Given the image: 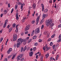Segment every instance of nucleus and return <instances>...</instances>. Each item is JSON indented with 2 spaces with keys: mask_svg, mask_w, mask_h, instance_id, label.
<instances>
[{
  "mask_svg": "<svg viewBox=\"0 0 61 61\" xmlns=\"http://www.w3.org/2000/svg\"><path fill=\"white\" fill-rule=\"evenodd\" d=\"M52 20L51 19L48 20L46 22V25L47 26H48L49 25H51L50 26H49L50 28H52V27L54 25V24L53 23H52Z\"/></svg>",
  "mask_w": 61,
  "mask_h": 61,
  "instance_id": "obj_1",
  "label": "nucleus"
},
{
  "mask_svg": "<svg viewBox=\"0 0 61 61\" xmlns=\"http://www.w3.org/2000/svg\"><path fill=\"white\" fill-rule=\"evenodd\" d=\"M23 41V40L21 39H19L17 40V42H19V43H17V47H19V45H20L21 44H22Z\"/></svg>",
  "mask_w": 61,
  "mask_h": 61,
  "instance_id": "obj_2",
  "label": "nucleus"
},
{
  "mask_svg": "<svg viewBox=\"0 0 61 61\" xmlns=\"http://www.w3.org/2000/svg\"><path fill=\"white\" fill-rule=\"evenodd\" d=\"M22 56H23V55L22 54H21L18 56L17 57V61H19L20 60H21V58L22 57Z\"/></svg>",
  "mask_w": 61,
  "mask_h": 61,
  "instance_id": "obj_3",
  "label": "nucleus"
},
{
  "mask_svg": "<svg viewBox=\"0 0 61 61\" xmlns=\"http://www.w3.org/2000/svg\"><path fill=\"white\" fill-rule=\"evenodd\" d=\"M17 36L16 34L14 35L13 36V39L14 41H15L16 39H17Z\"/></svg>",
  "mask_w": 61,
  "mask_h": 61,
  "instance_id": "obj_4",
  "label": "nucleus"
},
{
  "mask_svg": "<svg viewBox=\"0 0 61 61\" xmlns=\"http://www.w3.org/2000/svg\"><path fill=\"white\" fill-rule=\"evenodd\" d=\"M43 49L44 51H45L46 50V51H47L49 50V48L47 46H45V47H44Z\"/></svg>",
  "mask_w": 61,
  "mask_h": 61,
  "instance_id": "obj_5",
  "label": "nucleus"
},
{
  "mask_svg": "<svg viewBox=\"0 0 61 61\" xmlns=\"http://www.w3.org/2000/svg\"><path fill=\"white\" fill-rule=\"evenodd\" d=\"M35 32L37 33H40V30L39 29V28H37L35 30Z\"/></svg>",
  "mask_w": 61,
  "mask_h": 61,
  "instance_id": "obj_6",
  "label": "nucleus"
},
{
  "mask_svg": "<svg viewBox=\"0 0 61 61\" xmlns=\"http://www.w3.org/2000/svg\"><path fill=\"white\" fill-rule=\"evenodd\" d=\"M48 16V15L47 14H43L42 15V18L43 19H45V18L46 17H47Z\"/></svg>",
  "mask_w": 61,
  "mask_h": 61,
  "instance_id": "obj_7",
  "label": "nucleus"
},
{
  "mask_svg": "<svg viewBox=\"0 0 61 61\" xmlns=\"http://www.w3.org/2000/svg\"><path fill=\"white\" fill-rule=\"evenodd\" d=\"M8 22V20H5V23L4 24V25H3L4 27H5L6 26V23Z\"/></svg>",
  "mask_w": 61,
  "mask_h": 61,
  "instance_id": "obj_8",
  "label": "nucleus"
},
{
  "mask_svg": "<svg viewBox=\"0 0 61 61\" xmlns=\"http://www.w3.org/2000/svg\"><path fill=\"white\" fill-rule=\"evenodd\" d=\"M36 5L35 4H34L32 5V7L33 9H36Z\"/></svg>",
  "mask_w": 61,
  "mask_h": 61,
  "instance_id": "obj_9",
  "label": "nucleus"
},
{
  "mask_svg": "<svg viewBox=\"0 0 61 61\" xmlns=\"http://www.w3.org/2000/svg\"><path fill=\"white\" fill-rule=\"evenodd\" d=\"M29 29V26H27L25 28V31H27V30H28Z\"/></svg>",
  "mask_w": 61,
  "mask_h": 61,
  "instance_id": "obj_10",
  "label": "nucleus"
},
{
  "mask_svg": "<svg viewBox=\"0 0 61 61\" xmlns=\"http://www.w3.org/2000/svg\"><path fill=\"white\" fill-rule=\"evenodd\" d=\"M41 5L42 7V11L43 12V11H44V5L43 4H41Z\"/></svg>",
  "mask_w": 61,
  "mask_h": 61,
  "instance_id": "obj_11",
  "label": "nucleus"
},
{
  "mask_svg": "<svg viewBox=\"0 0 61 61\" xmlns=\"http://www.w3.org/2000/svg\"><path fill=\"white\" fill-rule=\"evenodd\" d=\"M33 52L32 51H31L29 52V56H32L33 55Z\"/></svg>",
  "mask_w": 61,
  "mask_h": 61,
  "instance_id": "obj_12",
  "label": "nucleus"
},
{
  "mask_svg": "<svg viewBox=\"0 0 61 61\" xmlns=\"http://www.w3.org/2000/svg\"><path fill=\"white\" fill-rule=\"evenodd\" d=\"M23 44L24 45H25V44H26V40H25L24 41H23H23H22V42H23Z\"/></svg>",
  "mask_w": 61,
  "mask_h": 61,
  "instance_id": "obj_13",
  "label": "nucleus"
},
{
  "mask_svg": "<svg viewBox=\"0 0 61 61\" xmlns=\"http://www.w3.org/2000/svg\"><path fill=\"white\" fill-rule=\"evenodd\" d=\"M25 5V3H24L23 4H22L21 5V11L23 10V6L24 5Z\"/></svg>",
  "mask_w": 61,
  "mask_h": 61,
  "instance_id": "obj_14",
  "label": "nucleus"
},
{
  "mask_svg": "<svg viewBox=\"0 0 61 61\" xmlns=\"http://www.w3.org/2000/svg\"><path fill=\"white\" fill-rule=\"evenodd\" d=\"M18 25H17L16 26V30L15 31L16 33H17V32H18V28H17V27L18 26Z\"/></svg>",
  "mask_w": 61,
  "mask_h": 61,
  "instance_id": "obj_15",
  "label": "nucleus"
},
{
  "mask_svg": "<svg viewBox=\"0 0 61 61\" xmlns=\"http://www.w3.org/2000/svg\"><path fill=\"white\" fill-rule=\"evenodd\" d=\"M39 18H40V16H38L36 19V22H38V21L39 20Z\"/></svg>",
  "mask_w": 61,
  "mask_h": 61,
  "instance_id": "obj_16",
  "label": "nucleus"
},
{
  "mask_svg": "<svg viewBox=\"0 0 61 61\" xmlns=\"http://www.w3.org/2000/svg\"><path fill=\"white\" fill-rule=\"evenodd\" d=\"M43 55H42V56H41V61H43Z\"/></svg>",
  "mask_w": 61,
  "mask_h": 61,
  "instance_id": "obj_17",
  "label": "nucleus"
},
{
  "mask_svg": "<svg viewBox=\"0 0 61 61\" xmlns=\"http://www.w3.org/2000/svg\"><path fill=\"white\" fill-rule=\"evenodd\" d=\"M46 58H47L49 56V54L48 53L46 55Z\"/></svg>",
  "mask_w": 61,
  "mask_h": 61,
  "instance_id": "obj_18",
  "label": "nucleus"
},
{
  "mask_svg": "<svg viewBox=\"0 0 61 61\" xmlns=\"http://www.w3.org/2000/svg\"><path fill=\"white\" fill-rule=\"evenodd\" d=\"M32 39H30L28 41V43H30L31 42H32Z\"/></svg>",
  "mask_w": 61,
  "mask_h": 61,
  "instance_id": "obj_19",
  "label": "nucleus"
},
{
  "mask_svg": "<svg viewBox=\"0 0 61 61\" xmlns=\"http://www.w3.org/2000/svg\"><path fill=\"white\" fill-rule=\"evenodd\" d=\"M34 32H35V30H33L32 32L31 33V36H33V35H34Z\"/></svg>",
  "mask_w": 61,
  "mask_h": 61,
  "instance_id": "obj_20",
  "label": "nucleus"
},
{
  "mask_svg": "<svg viewBox=\"0 0 61 61\" xmlns=\"http://www.w3.org/2000/svg\"><path fill=\"white\" fill-rule=\"evenodd\" d=\"M48 11V10L47 9H46L44 10V13H46Z\"/></svg>",
  "mask_w": 61,
  "mask_h": 61,
  "instance_id": "obj_21",
  "label": "nucleus"
},
{
  "mask_svg": "<svg viewBox=\"0 0 61 61\" xmlns=\"http://www.w3.org/2000/svg\"><path fill=\"white\" fill-rule=\"evenodd\" d=\"M48 32L47 31H45L44 33V34L45 35H48Z\"/></svg>",
  "mask_w": 61,
  "mask_h": 61,
  "instance_id": "obj_22",
  "label": "nucleus"
},
{
  "mask_svg": "<svg viewBox=\"0 0 61 61\" xmlns=\"http://www.w3.org/2000/svg\"><path fill=\"white\" fill-rule=\"evenodd\" d=\"M18 5H22V3L19 2H18Z\"/></svg>",
  "mask_w": 61,
  "mask_h": 61,
  "instance_id": "obj_23",
  "label": "nucleus"
},
{
  "mask_svg": "<svg viewBox=\"0 0 61 61\" xmlns=\"http://www.w3.org/2000/svg\"><path fill=\"white\" fill-rule=\"evenodd\" d=\"M58 57H59V55H57L56 56V60H57L58 59Z\"/></svg>",
  "mask_w": 61,
  "mask_h": 61,
  "instance_id": "obj_24",
  "label": "nucleus"
},
{
  "mask_svg": "<svg viewBox=\"0 0 61 61\" xmlns=\"http://www.w3.org/2000/svg\"><path fill=\"white\" fill-rule=\"evenodd\" d=\"M38 43L37 42H36L34 44V45L36 46H38Z\"/></svg>",
  "mask_w": 61,
  "mask_h": 61,
  "instance_id": "obj_25",
  "label": "nucleus"
},
{
  "mask_svg": "<svg viewBox=\"0 0 61 61\" xmlns=\"http://www.w3.org/2000/svg\"><path fill=\"white\" fill-rule=\"evenodd\" d=\"M55 35L56 34H54V35H52L51 36V38H54V37H55Z\"/></svg>",
  "mask_w": 61,
  "mask_h": 61,
  "instance_id": "obj_26",
  "label": "nucleus"
},
{
  "mask_svg": "<svg viewBox=\"0 0 61 61\" xmlns=\"http://www.w3.org/2000/svg\"><path fill=\"white\" fill-rule=\"evenodd\" d=\"M17 7H18V5H15V9H17Z\"/></svg>",
  "mask_w": 61,
  "mask_h": 61,
  "instance_id": "obj_27",
  "label": "nucleus"
},
{
  "mask_svg": "<svg viewBox=\"0 0 61 61\" xmlns=\"http://www.w3.org/2000/svg\"><path fill=\"white\" fill-rule=\"evenodd\" d=\"M3 38H1L0 39V42H2V41H3Z\"/></svg>",
  "mask_w": 61,
  "mask_h": 61,
  "instance_id": "obj_28",
  "label": "nucleus"
},
{
  "mask_svg": "<svg viewBox=\"0 0 61 61\" xmlns=\"http://www.w3.org/2000/svg\"><path fill=\"white\" fill-rule=\"evenodd\" d=\"M12 27H11L10 28V30H9V32H11V31H12Z\"/></svg>",
  "mask_w": 61,
  "mask_h": 61,
  "instance_id": "obj_29",
  "label": "nucleus"
},
{
  "mask_svg": "<svg viewBox=\"0 0 61 61\" xmlns=\"http://www.w3.org/2000/svg\"><path fill=\"white\" fill-rule=\"evenodd\" d=\"M44 27V25H42L41 26V29H43V28Z\"/></svg>",
  "mask_w": 61,
  "mask_h": 61,
  "instance_id": "obj_30",
  "label": "nucleus"
},
{
  "mask_svg": "<svg viewBox=\"0 0 61 61\" xmlns=\"http://www.w3.org/2000/svg\"><path fill=\"white\" fill-rule=\"evenodd\" d=\"M26 48H26V46H25V47L24 48V51H25V50H26Z\"/></svg>",
  "mask_w": 61,
  "mask_h": 61,
  "instance_id": "obj_31",
  "label": "nucleus"
},
{
  "mask_svg": "<svg viewBox=\"0 0 61 61\" xmlns=\"http://www.w3.org/2000/svg\"><path fill=\"white\" fill-rule=\"evenodd\" d=\"M36 36H35L33 37V39H36Z\"/></svg>",
  "mask_w": 61,
  "mask_h": 61,
  "instance_id": "obj_32",
  "label": "nucleus"
},
{
  "mask_svg": "<svg viewBox=\"0 0 61 61\" xmlns=\"http://www.w3.org/2000/svg\"><path fill=\"white\" fill-rule=\"evenodd\" d=\"M11 52V51H10V50H8V51L7 53H8V54H10V53Z\"/></svg>",
  "mask_w": 61,
  "mask_h": 61,
  "instance_id": "obj_33",
  "label": "nucleus"
},
{
  "mask_svg": "<svg viewBox=\"0 0 61 61\" xmlns=\"http://www.w3.org/2000/svg\"><path fill=\"white\" fill-rule=\"evenodd\" d=\"M15 55H14L12 58V59H14V58H15Z\"/></svg>",
  "mask_w": 61,
  "mask_h": 61,
  "instance_id": "obj_34",
  "label": "nucleus"
},
{
  "mask_svg": "<svg viewBox=\"0 0 61 61\" xmlns=\"http://www.w3.org/2000/svg\"><path fill=\"white\" fill-rule=\"evenodd\" d=\"M43 22V20H42L40 22V24H42V23Z\"/></svg>",
  "mask_w": 61,
  "mask_h": 61,
  "instance_id": "obj_35",
  "label": "nucleus"
},
{
  "mask_svg": "<svg viewBox=\"0 0 61 61\" xmlns=\"http://www.w3.org/2000/svg\"><path fill=\"white\" fill-rule=\"evenodd\" d=\"M3 45H2L1 46V47H2L0 50L1 51H2V50H3Z\"/></svg>",
  "mask_w": 61,
  "mask_h": 61,
  "instance_id": "obj_36",
  "label": "nucleus"
},
{
  "mask_svg": "<svg viewBox=\"0 0 61 61\" xmlns=\"http://www.w3.org/2000/svg\"><path fill=\"white\" fill-rule=\"evenodd\" d=\"M23 47H22L21 49V52H22L23 50Z\"/></svg>",
  "mask_w": 61,
  "mask_h": 61,
  "instance_id": "obj_37",
  "label": "nucleus"
},
{
  "mask_svg": "<svg viewBox=\"0 0 61 61\" xmlns=\"http://www.w3.org/2000/svg\"><path fill=\"white\" fill-rule=\"evenodd\" d=\"M19 19L18 16H16V20H18Z\"/></svg>",
  "mask_w": 61,
  "mask_h": 61,
  "instance_id": "obj_38",
  "label": "nucleus"
},
{
  "mask_svg": "<svg viewBox=\"0 0 61 61\" xmlns=\"http://www.w3.org/2000/svg\"><path fill=\"white\" fill-rule=\"evenodd\" d=\"M50 45L51 46H53V43H52V42H51L50 43Z\"/></svg>",
  "mask_w": 61,
  "mask_h": 61,
  "instance_id": "obj_39",
  "label": "nucleus"
},
{
  "mask_svg": "<svg viewBox=\"0 0 61 61\" xmlns=\"http://www.w3.org/2000/svg\"><path fill=\"white\" fill-rule=\"evenodd\" d=\"M42 40H41V39H39V42H42Z\"/></svg>",
  "mask_w": 61,
  "mask_h": 61,
  "instance_id": "obj_40",
  "label": "nucleus"
},
{
  "mask_svg": "<svg viewBox=\"0 0 61 61\" xmlns=\"http://www.w3.org/2000/svg\"><path fill=\"white\" fill-rule=\"evenodd\" d=\"M12 26L13 27H15V24L14 23L13 25Z\"/></svg>",
  "mask_w": 61,
  "mask_h": 61,
  "instance_id": "obj_41",
  "label": "nucleus"
},
{
  "mask_svg": "<svg viewBox=\"0 0 61 61\" xmlns=\"http://www.w3.org/2000/svg\"><path fill=\"white\" fill-rule=\"evenodd\" d=\"M29 37H28L26 38V40H28L29 39Z\"/></svg>",
  "mask_w": 61,
  "mask_h": 61,
  "instance_id": "obj_42",
  "label": "nucleus"
},
{
  "mask_svg": "<svg viewBox=\"0 0 61 61\" xmlns=\"http://www.w3.org/2000/svg\"><path fill=\"white\" fill-rule=\"evenodd\" d=\"M12 57V56L10 55V56L8 57V58H11Z\"/></svg>",
  "mask_w": 61,
  "mask_h": 61,
  "instance_id": "obj_43",
  "label": "nucleus"
},
{
  "mask_svg": "<svg viewBox=\"0 0 61 61\" xmlns=\"http://www.w3.org/2000/svg\"><path fill=\"white\" fill-rule=\"evenodd\" d=\"M51 40V39L50 38L47 41L48 42H49V41H50Z\"/></svg>",
  "mask_w": 61,
  "mask_h": 61,
  "instance_id": "obj_44",
  "label": "nucleus"
},
{
  "mask_svg": "<svg viewBox=\"0 0 61 61\" xmlns=\"http://www.w3.org/2000/svg\"><path fill=\"white\" fill-rule=\"evenodd\" d=\"M33 50L34 51H35L36 50V47H35L33 48Z\"/></svg>",
  "mask_w": 61,
  "mask_h": 61,
  "instance_id": "obj_45",
  "label": "nucleus"
},
{
  "mask_svg": "<svg viewBox=\"0 0 61 61\" xmlns=\"http://www.w3.org/2000/svg\"><path fill=\"white\" fill-rule=\"evenodd\" d=\"M9 50L10 51H12V49L11 48H10Z\"/></svg>",
  "mask_w": 61,
  "mask_h": 61,
  "instance_id": "obj_46",
  "label": "nucleus"
},
{
  "mask_svg": "<svg viewBox=\"0 0 61 61\" xmlns=\"http://www.w3.org/2000/svg\"><path fill=\"white\" fill-rule=\"evenodd\" d=\"M8 7H10V3H9L8 4Z\"/></svg>",
  "mask_w": 61,
  "mask_h": 61,
  "instance_id": "obj_47",
  "label": "nucleus"
},
{
  "mask_svg": "<svg viewBox=\"0 0 61 61\" xmlns=\"http://www.w3.org/2000/svg\"><path fill=\"white\" fill-rule=\"evenodd\" d=\"M59 39H60V38H61V34L59 36Z\"/></svg>",
  "mask_w": 61,
  "mask_h": 61,
  "instance_id": "obj_48",
  "label": "nucleus"
},
{
  "mask_svg": "<svg viewBox=\"0 0 61 61\" xmlns=\"http://www.w3.org/2000/svg\"><path fill=\"white\" fill-rule=\"evenodd\" d=\"M58 27H61V24L59 25L58 26Z\"/></svg>",
  "mask_w": 61,
  "mask_h": 61,
  "instance_id": "obj_49",
  "label": "nucleus"
},
{
  "mask_svg": "<svg viewBox=\"0 0 61 61\" xmlns=\"http://www.w3.org/2000/svg\"><path fill=\"white\" fill-rule=\"evenodd\" d=\"M3 14H2L0 15V17H2V16H3Z\"/></svg>",
  "mask_w": 61,
  "mask_h": 61,
  "instance_id": "obj_50",
  "label": "nucleus"
},
{
  "mask_svg": "<svg viewBox=\"0 0 61 61\" xmlns=\"http://www.w3.org/2000/svg\"><path fill=\"white\" fill-rule=\"evenodd\" d=\"M35 22L34 21H32V24H34L35 23Z\"/></svg>",
  "mask_w": 61,
  "mask_h": 61,
  "instance_id": "obj_51",
  "label": "nucleus"
},
{
  "mask_svg": "<svg viewBox=\"0 0 61 61\" xmlns=\"http://www.w3.org/2000/svg\"><path fill=\"white\" fill-rule=\"evenodd\" d=\"M55 46H56V45H54L52 46V47L53 48H55Z\"/></svg>",
  "mask_w": 61,
  "mask_h": 61,
  "instance_id": "obj_52",
  "label": "nucleus"
},
{
  "mask_svg": "<svg viewBox=\"0 0 61 61\" xmlns=\"http://www.w3.org/2000/svg\"><path fill=\"white\" fill-rule=\"evenodd\" d=\"M50 60L51 61H53V60L52 59V58H50Z\"/></svg>",
  "mask_w": 61,
  "mask_h": 61,
  "instance_id": "obj_53",
  "label": "nucleus"
},
{
  "mask_svg": "<svg viewBox=\"0 0 61 61\" xmlns=\"http://www.w3.org/2000/svg\"><path fill=\"white\" fill-rule=\"evenodd\" d=\"M16 45L15 44H14V46L15 47H16Z\"/></svg>",
  "mask_w": 61,
  "mask_h": 61,
  "instance_id": "obj_54",
  "label": "nucleus"
},
{
  "mask_svg": "<svg viewBox=\"0 0 61 61\" xmlns=\"http://www.w3.org/2000/svg\"><path fill=\"white\" fill-rule=\"evenodd\" d=\"M10 26V25H8V26L7 27V28H9V27Z\"/></svg>",
  "mask_w": 61,
  "mask_h": 61,
  "instance_id": "obj_55",
  "label": "nucleus"
},
{
  "mask_svg": "<svg viewBox=\"0 0 61 61\" xmlns=\"http://www.w3.org/2000/svg\"><path fill=\"white\" fill-rule=\"evenodd\" d=\"M31 8H32V7H29V10H30L31 9Z\"/></svg>",
  "mask_w": 61,
  "mask_h": 61,
  "instance_id": "obj_56",
  "label": "nucleus"
},
{
  "mask_svg": "<svg viewBox=\"0 0 61 61\" xmlns=\"http://www.w3.org/2000/svg\"><path fill=\"white\" fill-rule=\"evenodd\" d=\"M2 31H3V29H2L1 30H0V33H2Z\"/></svg>",
  "mask_w": 61,
  "mask_h": 61,
  "instance_id": "obj_57",
  "label": "nucleus"
},
{
  "mask_svg": "<svg viewBox=\"0 0 61 61\" xmlns=\"http://www.w3.org/2000/svg\"><path fill=\"white\" fill-rule=\"evenodd\" d=\"M28 31H26L25 32V34H28Z\"/></svg>",
  "mask_w": 61,
  "mask_h": 61,
  "instance_id": "obj_58",
  "label": "nucleus"
},
{
  "mask_svg": "<svg viewBox=\"0 0 61 61\" xmlns=\"http://www.w3.org/2000/svg\"><path fill=\"white\" fill-rule=\"evenodd\" d=\"M57 42L58 43H59V42H60V39H59L57 41Z\"/></svg>",
  "mask_w": 61,
  "mask_h": 61,
  "instance_id": "obj_59",
  "label": "nucleus"
},
{
  "mask_svg": "<svg viewBox=\"0 0 61 61\" xmlns=\"http://www.w3.org/2000/svg\"><path fill=\"white\" fill-rule=\"evenodd\" d=\"M18 13H17L16 14V16H18Z\"/></svg>",
  "mask_w": 61,
  "mask_h": 61,
  "instance_id": "obj_60",
  "label": "nucleus"
},
{
  "mask_svg": "<svg viewBox=\"0 0 61 61\" xmlns=\"http://www.w3.org/2000/svg\"><path fill=\"white\" fill-rule=\"evenodd\" d=\"M52 53L53 54H55V51H53L52 52Z\"/></svg>",
  "mask_w": 61,
  "mask_h": 61,
  "instance_id": "obj_61",
  "label": "nucleus"
},
{
  "mask_svg": "<svg viewBox=\"0 0 61 61\" xmlns=\"http://www.w3.org/2000/svg\"><path fill=\"white\" fill-rule=\"evenodd\" d=\"M25 21V20H24V19L23 20H22V23H23Z\"/></svg>",
  "mask_w": 61,
  "mask_h": 61,
  "instance_id": "obj_62",
  "label": "nucleus"
},
{
  "mask_svg": "<svg viewBox=\"0 0 61 61\" xmlns=\"http://www.w3.org/2000/svg\"><path fill=\"white\" fill-rule=\"evenodd\" d=\"M23 60H24V58H23L22 59H21V61H23Z\"/></svg>",
  "mask_w": 61,
  "mask_h": 61,
  "instance_id": "obj_63",
  "label": "nucleus"
},
{
  "mask_svg": "<svg viewBox=\"0 0 61 61\" xmlns=\"http://www.w3.org/2000/svg\"><path fill=\"white\" fill-rule=\"evenodd\" d=\"M5 61H7V58H5Z\"/></svg>",
  "mask_w": 61,
  "mask_h": 61,
  "instance_id": "obj_64",
  "label": "nucleus"
}]
</instances>
